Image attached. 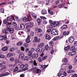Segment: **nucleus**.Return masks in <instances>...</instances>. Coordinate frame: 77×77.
I'll use <instances>...</instances> for the list:
<instances>
[{
	"mask_svg": "<svg viewBox=\"0 0 77 77\" xmlns=\"http://www.w3.org/2000/svg\"><path fill=\"white\" fill-rule=\"evenodd\" d=\"M46 39H51V37L48 34H47L46 35Z\"/></svg>",
	"mask_w": 77,
	"mask_h": 77,
	"instance_id": "obj_22",
	"label": "nucleus"
},
{
	"mask_svg": "<svg viewBox=\"0 0 77 77\" xmlns=\"http://www.w3.org/2000/svg\"><path fill=\"white\" fill-rule=\"evenodd\" d=\"M48 45H47L45 46V49L46 50H48Z\"/></svg>",
	"mask_w": 77,
	"mask_h": 77,
	"instance_id": "obj_53",
	"label": "nucleus"
},
{
	"mask_svg": "<svg viewBox=\"0 0 77 77\" xmlns=\"http://www.w3.org/2000/svg\"><path fill=\"white\" fill-rule=\"evenodd\" d=\"M20 77H24L25 76V75H24L23 74H22L20 75Z\"/></svg>",
	"mask_w": 77,
	"mask_h": 77,
	"instance_id": "obj_63",
	"label": "nucleus"
},
{
	"mask_svg": "<svg viewBox=\"0 0 77 77\" xmlns=\"http://www.w3.org/2000/svg\"><path fill=\"white\" fill-rule=\"evenodd\" d=\"M38 60L39 62H41L42 61V59L41 57H40L38 58Z\"/></svg>",
	"mask_w": 77,
	"mask_h": 77,
	"instance_id": "obj_35",
	"label": "nucleus"
},
{
	"mask_svg": "<svg viewBox=\"0 0 77 77\" xmlns=\"http://www.w3.org/2000/svg\"><path fill=\"white\" fill-rule=\"evenodd\" d=\"M29 60V58L28 57H27V56H26L25 57V58L23 60V61H24V60Z\"/></svg>",
	"mask_w": 77,
	"mask_h": 77,
	"instance_id": "obj_32",
	"label": "nucleus"
},
{
	"mask_svg": "<svg viewBox=\"0 0 77 77\" xmlns=\"http://www.w3.org/2000/svg\"><path fill=\"white\" fill-rule=\"evenodd\" d=\"M41 13L43 15H45L47 14V11L45 9H43Z\"/></svg>",
	"mask_w": 77,
	"mask_h": 77,
	"instance_id": "obj_16",
	"label": "nucleus"
},
{
	"mask_svg": "<svg viewBox=\"0 0 77 77\" xmlns=\"http://www.w3.org/2000/svg\"><path fill=\"white\" fill-rule=\"evenodd\" d=\"M17 45H23V42H20L17 44Z\"/></svg>",
	"mask_w": 77,
	"mask_h": 77,
	"instance_id": "obj_33",
	"label": "nucleus"
},
{
	"mask_svg": "<svg viewBox=\"0 0 77 77\" xmlns=\"http://www.w3.org/2000/svg\"><path fill=\"white\" fill-rule=\"evenodd\" d=\"M10 60L11 61H14V58L13 57L11 58H10Z\"/></svg>",
	"mask_w": 77,
	"mask_h": 77,
	"instance_id": "obj_55",
	"label": "nucleus"
},
{
	"mask_svg": "<svg viewBox=\"0 0 77 77\" xmlns=\"http://www.w3.org/2000/svg\"><path fill=\"white\" fill-rule=\"evenodd\" d=\"M20 29L23 30V29H25V25L23 23H21L20 25Z\"/></svg>",
	"mask_w": 77,
	"mask_h": 77,
	"instance_id": "obj_11",
	"label": "nucleus"
},
{
	"mask_svg": "<svg viewBox=\"0 0 77 77\" xmlns=\"http://www.w3.org/2000/svg\"><path fill=\"white\" fill-rule=\"evenodd\" d=\"M1 11L2 12V13H4V9H3V8L1 9Z\"/></svg>",
	"mask_w": 77,
	"mask_h": 77,
	"instance_id": "obj_62",
	"label": "nucleus"
},
{
	"mask_svg": "<svg viewBox=\"0 0 77 77\" xmlns=\"http://www.w3.org/2000/svg\"><path fill=\"white\" fill-rule=\"evenodd\" d=\"M28 54L29 56H30L32 54V51H29L28 52Z\"/></svg>",
	"mask_w": 77,
	"mask_h": 77,
	"instance_id": "obj_26",
	"label": "nucleus"
},
{
	"mask_svg": "<svg viewBox=\"0 0 77 77\" xmlns=\"http://www.w3.org/2000/svg\"><path fill=\"white\" fill-rule=\"evenodd\" d=\"M24 54L23 53H22L19 55V58L20 59H21L23 60L24 59Z\"/></svg>",
	"mask_w": 77,
	"mask_h": 77,
	"instance_id": "obj_5",
	"label": "nucleus"
},
{
	"mask_svg": "<svg viewBox=\"0 0 77 77\" xmlns=\"http://www.w3.org/2000/svg\"><path fill=\"white\" fill-rule=\"evenodd\" d=\"M23 21L24 22H27L29 21V18H27V17H24L23 18Z\"/></svg>",
	"mask_w": 77,
	"mask_h": 77,
	"instance_id": "obj_10",
	"label": "nucleus"
},
{
	"mask_svg": "<svg viewBox=\"0 0 77 77\" xmlns=\"http://www.w3.org/2000/svg\"><path fill=\"white\" fill-rule=\"evenodd\" d=\"M6 66H4V65H2V67H1V68L2 69H5L6 68Z\"/></svg>",
	"mask_w": 77,
	"mask_h": 77,
	"instance_id": "obj_54",
	"label": "nucleus"
},
{
	"mask_svg": "<svg viewBox=\"0 0 77 77\" xmlns=\"http://www.w3.org/2000/svg\"><path fill=\"white\" fill-rule=\"evenodd\" d=\"M41 31H42V30H41V28H39L38 30V32H37L38 33H39V32H41Z\"/></svg>",
	"mask_w": 77,
	"mask_h": 77,
	"instance_id": "obj_58",
	"label": "nucleus"
},
{
	"mask_svg": "<svg viewBox=\"0 0 77 77\" xmlns=\"http://www.w3.org/2000/svg\"><path fill=\"white\" fill-rule=\"evenodd\" d=\"M10 74V73L7 72L5 74L2 73L0 75V77H4L6 75H8Z\"/></svg>",
	"mask_w": 77,
	"mask_h": 77,
	"instance_id": "obj_8",
	"label": "nucleus"
},
{
	"mask_svg": "<svg viewBox=\"0 0 77 77\" xmlns=\"http://www.w3.org/2000/svg\"><path fill=\"white\" fill-rule=\"evenodd\" d=\"M14 19V17H8L7 18V20L8 21H12Z\"/></svg>",
	"mask_w": 77,
	"mask_h": 77,
	"instance_id": "obj_7",
	"label": "nucleus"
},
{
	"mask_svg": "<svg viewBox=\"0 0 77 77\" xmlns=\"http://www.w3.org/2000/svg\"><path fill=\"white\" fill-rule=\"evenodd\" d=\"M47 57V56H46L45 57H42V60H45L46 59V58Z\"/></svg>",
	"mask_w": 77,
	"mask_h": 77,
	"instance_id": "obj_49",
	"label": "nucleus"
},
{
	"mask_svg": "<svg viewBox=\"0 0 77 77\" xmlns=\"http://www.w3.org/2000/svg\"><path fill=\"white\" fill-rule=\"evenodd\" d=\"M4 39V37L2 35L0 36V40L2 41V40H3Z\"/></svg>",
	"mask_w": 77,
	"mask_h": 77,
	"instance_id": "obj_40",
	"label": "nucleus"
},
{
	"mask_svg": "<svg viewBox=\"0 0 77 77\" xmlns=\"http://www.w3.org/2000/svg\"><path fill=\"white\" fill-rule=\"evenodd\" d=\"M24 67V64H22L20 66V68H23Z\"/></svg>",
	"mask_w": 77,
	"mask_h": 77,
	"instance_id": "obj_51",
	"label": "nucleus"
},
{
	"mask_svg": "<svg viewBox=\"0 0 77 77\" xmlns=\"http://www.w3.org/2000/svg\"><path fill=\"white\" fill-rule=\"evenodd\" d=\"M36 68L33 67L29 71H32V73H33V74H35L36 73Z\"/></svg>",
	"mask_w": 77,
	"mask_h": 77,
	"instance_id": "obj_6",
	"label": "nucleus"
},
{
	"mask_svg": "<svg viewBox=\"0 0 77 77\" xmlns=\"http://www.w3.org/2000/svg\"><path fill=\"white\" fill-rule=\"evenodd\" d=\"M40 18L42 19V20H46L47 18L45 17H42V16H41Z\"/></svg>",
	"mask_w": 77,
	"mask_h": 77,
	"instance_id": "obj_47",
	"label": "nucleus"
},
{
	"mask_svg": "<svg viewBox=\"0 0 77 77\" xmlns=\"http://www.w3.org/2000/svg\"><path fill=\"white\" fill-rule=\"evenodd\" d=\"M48 23V22L46 20H44L43 21V23L44 24H47Z\"/></svg>",
	"mask_w": 77,
	"mask_h": 77,
	"instance_id": "obj_44",
	"label": "nucleus"
},
{
	"mask_svg": "<svg viewBox=\"0 0 77 77\" xmlns=\"http://www.w3.org/2000/svg\"><path fill=\"white\" fill-rule=\"evenodd\" d=\"M69 34V32H64L63 33V35H68Z\"/></svg>",
	"mask_w": 77,
	"mask_h": 77,
	"instance_id": "obj_30",
	"label": "nucleus"
},
{
	"mask_svg": "<svg viewBox=\"0 0 77 77\" xmlns=\"http://www.w3.org/2000/svg\"><path fill=\"white\" fill-rule=\"evenodd\" d=\"M13 56V54L11 53H9L8 54L7 57H11V56Z\"/></svg>",
	"mask_w": 77,
	"mask_h": 77,
	"instance_id": "obj_25",
	"label": "nucleus"
},
{
	"mask_svg": "<svg viewBox=\"0 0 77 77\" xmlns=\"http://www.w3.org/2000/svg\"><path fill=\"white\" fill-rule=\"evenodd\" d=\"M74 40V37L73 36H71L69 38L68 41L69 42L72 43L73 42V41Z\"/></svg>",
	"mask_w": 77,
	"mask_h": 77,
	"instance_id": "obj_4",
	"label": "nucleus"
},
{
	"mask_svg": "<svg viewBox=\"0 0 77 77\" xmlns=\"http://www.w3.org/2000/svg\"><path fill=\"white\" fill-rule=\"evenodd\" d=\"M53 44H54V42L53 41H51L49 43V45L51 46Z\"/></svg>",
	"mask_w": 77,
	"mask_h": 77,
	"instance_id": "obj_43",
	"label": "nucleus"
},
{
	"mask_svg": "<svg viewBox=\"0 0 77 77\" xmlns=\"http://www.w3.org/2000/svg\"><path fill=\"white\" fill-rule=\"evenodd\" d=\"M69 77H74V75L71 74V75H69Z\"/></svg>",
	"mask_w": 77,
	"mask_h": 77,
	"instance_id": "obj_64",
	"label": "nucleus"
},
{
	"mask_svg": "<svg viewBox=\"0 0 77 77\" xmlns=\"http://www.w3.org/2000/svg\"><path fill=\"white\" fill-rule=\"evenodd\" d=\"M35 71L37 74H39V72H41V70L39 69H36L35 70Z\"/></svg>",
	"mask_w": 77,
	"mask_h": 77,
	"instance_id": "obj_23",
	"label": "nucleus"
},
{
	"mask_svg": "<svg viewBox=\"0 0 77 77\" xmlns=\"http://www.w3.org/2000/svg\"><path fill=\"white\" fill-rule=\"evenodd\" d=\"M7 26V29L8 31V30H9L11 28V26H10V25H8Z\"/></svg>",
	"mask_w": 77,
	"mask_h": 77,
	"instance_id": "obj_34",
	"label": "nucleus"
},
{
	"mask_svg": "<svg viewBox=\"0 0 77 77\" xmlns=\"http://www.w3.org/2000/svg\"><path fill=\"white\" fill-rule=\"evenodd\" d=\"M60 72L62 74V73L63 72V69H61L60 71Z\"/></svg>",
	"mask_w": 77,
	"mask_h": 77,
	"instance_id": "obj_61",
	"label": "nucleus"
},
{
	"mask_svg": "<svg viewBox=\"0 0 77 77\" xmlns=\"http://www.w3.org/2000/svg\"><path fill=\"white\" fill-rule=\"evenodd\" d=\"M4 23V24H8V21L7 20H3Z\"/></svg>",
	"mask_w": 77,
	"mask_h": 77,
	"instance_id": "obj_38",
	"label": "nucleus"
},
{
	"mask_svg": "<svg viewBox=\"0 0 77 77\" xmlns=\"http://www.w3.org/2000/svg\"><path fill=\"white\" fill-rule=\"evenodd\" d=\"M44 43H40L38 45V48H42L44 46Z\"/></svg>",
	"mask_w": 77,
	"mask_h": 77,
	"instance_id": "obj_12",
	"label": "nucleus"
},
{
	"mask_svg": "<svg viewBox=\"0 0 77 77\" xmlns=\"http://www.w3.org/2000/svg\"><path fill=\"white\" fill-rule=\"evenodd\" d=\"M37 21L38 23V25H40L41 24V20L39 18H38L37 19Z\"/></svg>",
	"mask_w": 77,
	"mask_h": 77,
	"instance_id": "obj_21",
	"label": "nucleus"
},
{
	"mask_svg": "<svg viewBox=\"0 0 77 77\" xmlns=\"http://www.w3.org/2000/svg\"><path fill=\"white\" fill-rule=\"evenodd\" d=\"M75 72V70H69L67 71L68 73H72V72Z\"/></svg>",
	"mask_w": 77,
	"mask_h": 77,
	"instance_id": "obj_27",
	"label": "nucleus"
},
{
	"mask_svg": "<svg viewBox=\"0 0 77 77\" xmlns=\"http://www.w3.org/2000/svg\"><path fill=\"white\" fill-rule=\"evenodd\" d=\"M63 74L64 76H66V75H67V74H66V72H63Z\"/></svg>",
	"mask_w": 77,
	"mask_h": 77,
	"instance_id": "obj_56",
	"label": "nucleus"
},
{
	"mask_svg": "<svg viewBox=\"0 0 77 77\" xmlns=\"http://www.w3.org/2000/svg\"><path fill=\"white\" fill-rule=\"evenodd\" d=\"M30 35L31 36H34V35H35V33L33 31H31L30 33Z\"/></svg>",
	"mask_w": 77,
	"mask_h": 77,
	"instance_id": "obj_36",
	"label": "nucleus"
},
{
	"mask_svg": "<svg viewBox=\"0 0 77 77\" xmlns=\"http://www.w3.org/2000/svg\"><path fill=\"white\" fill-rule=\"evenodd\" d=\"M8 30L6 29H5L3 30L2 33H4L5 35H7L8 33Z\"/></svg>",
	"mask_w": 77,
	"mask_h": 77,
	"instance_id": "obj_15",
	"label": "nucleus"
},
{
	"mask_svg": "<svg viewBox=\"0 0 77 77\" xmlns=\"http://www.w3.org/2000/svg\"><path fill=\"white\" fill-rule=\"evenodd\" d=\"M28 44H27L26 43H25L24 45V46L25 47H28Z\"/></svg>",
	"mask_w": 77,
	"mask_h": 77,
	"instance_id": "obj_60",
	"label": "nucleus"
},
{
	"mask_svg": "<svg viewBox=\"0 0 77 77\" xmlns=\"http://www.w3.org/2000/svg\"><path fill=\"white\" fill-rule=\"evenodd\" d=\"M14 29L13 28H11L9 30H8V31L10 33H14Z\"/></svg>",
	"mask_w": 77,
	"mask_h": 77,
	"instance_id": "obj_18",
	"label": "nucleus"
},
{
	"mask_svg": "<svg viewBox=\"0 0 77 77\" xmlns=\"http://www.w3.org/2000/svg\"><path fill=\"white\" fill-rule=\"evenodd\" d=\"M2 50L3 51H6L8 50V48L7 47H5L2 48Z\"/></svg>",
	"mask_w": 77,
	"mask_h": 77,
	"instance_id": "obj_28",
	"label": "nucleus"
},
{
	"mask_svg": "<svg viewBox=\"0 0 77 77\" xmlns=\"http://www.w3.org/2000/svg\"><path fill=\"white\" fill-rule=\"evenodd\" d=\"M62 62H64L65 63L68 62V60L66 58H64L62 60Z\"/></svg>",
	"mask_w": 77,
	"mask_h": 77,
	"instance_id": "obj_24",
	"label": "nucleus"
},
{
	"mask_svg": "<svg viewBox=\"0 0 77 77\" xmlns=\"http://www.w3.org/2000/svg\"><path fill=\"white\" fill-rule=\"evenodd\" d=\"M12 25L13 26H16L17 24H16V23L15 22H13L12 23Z\"/></svg>",
	"mask_w": 77,
	"mask_h": 77,
	"instance_id": "obj_59",
	"label": "nucleus"
},
{
	"mask_svg": "<svg viewBox=\"0 0 77 77\" xmlns=\"http://www.w3.org/2000/svg\"><path fill=\"white\" fill-rule=\"evenodd\" d=\"M48 12L49 14H50L51 15H52L53 14V12L51 11V9H48Z\"/></svg>",
	"mask_w": 77,
	"mask_h": 77,
	"instance_id": "obj_14",
	"label": "nucleus"
},
{
	"mask_svg": "<svg viewBox=\"0 0 77 77\" xmlns=\"http://www.w3.org/2000/svg\"><path fill=\"white\" fill-rule=\"evenodd\" d=\"M70 48V46L69 45H68L67 47H65L64 48V50L65 51H68Z\"/></svg>",
	"mask_w": 77,
	"mask_h": 77,
	"instance_id": "obj_20",
	"label": "nucleus"
},
{
	"mask_svg": "<svg viewBox=\"0 0 77 77\" xmlns=\"http://www.w3.org/2000/svg\"><path fill=\"white\" fill-rule=\"evenodd\" d=\"M5 56L3 55H0V58H5Z\"/></svg>",
	"mask_w": 77,
	"mask_h": 77,
	"instance_id": "obj_42",
	"label": "nucleus"
},
{
	"mask_svg": "<svg viewBox=\"0 0 77 77\" xmlns=\"http://www.w3.org/2000/svg\"><path fill=\"white\" fill-rule=\"evenodd\" d=\"M34 25V24L33 23H30V25H29V27H33V26Z\"/></svg>",
	"mask_w": 77,
	"mask_h": 77,
	"instance_id": "obj_39",
	"label": "nucleus"
},
{
	"mask_svg": "<svg viewBox=\"0 0 77 77\" xmlns=\"http://www.w3.org/2000/svg\"><path fill=\"white\" fill-rule=\"evenodd\" d=\"M30 36L29 35L28 36L27 39H26V42L27 43H29L30 42Z\"/></svg>",
	"mask_w": 77,
	"mask_h": 77,
	"instance_id": "obj_17",
	"label": "nucleus"
},
{
	"mask_svg": "<svg viewBox=\"0 0 77 77\" xmlns=\"http://www.w3.org/2000/svg\"><path fill=\"white\" fill-rule=\"evenodd\" d=\"M51 33L53 35H57V31L55 29H53L51 31Z\"/></svg>",
	"mask_w": 77,
	"mask_h": 77,
	"instance_id": "obj_3",
	"label": "nucleus"
},
{
	"mask_svg": "<svg viewBox=\"0 0 77 77\" xmlns=\"http://www.w3.org/2000/svg\"><path fill=\"white\" fill-rule=\"evenodd\" d=\"M29 60H32L33 59V57L32 56V55L29 58Z\"/></svg>",
	"mask_w": 77,
	"mask_h": 77,
	"instance_id": "obj_50",
	"label": "nucleus"
},
{
	"mask_svg": "<svg viewBox=\"0 0 77 77\" xmlns=\"http://www.w3.org/2000/svg\"><path fill=\"white\" fill-rule=\"evenodd\" d=\"M14 48H12L10 49L9 50V51L11 52H12V51H13L14 50Z\"/></svg>",
	"mask_w": 77,
	"mask_h": 77,
	"instance_id": "obj_48",
	"label": "nucleus"
},
{
	"mask_svg": "<svg viewBox=\"0 0 77 77\" xmlns=\"http://www.w3.org/2000/svg\"><path fill=\"white\" fill-rule=\"evenodd\" d=\"M59 38V36H57L54 38L53 39V41H56V40H57V39H58Z\"/></svg>",
	"mask_w": 77,
	"mask_h": 77,
	"instance_id": "obj_31",
	"label": "nucleus"
},
{
	"mask_svg": "<svg viewBox=\"0 0 77 77\" xmlns=\"http://www.w3.org/2000/svg\"><path fill=\"white\" fill-rule=\"evenodd\" d=\"M14 62L15 63H20L19 61V59H16L15 60Z\"/></svg>",
	"mask_w": 77,
	"mask_h": 77,
	"instance_id": "obj_29",
	"label": "nucleus"
},
{
	"mask_svg": "<svg viewBox=\"0 0 77 77\" xmlns=\"http://www.w3.org/2000/svg\"><path fill=\"white\" fill-rule=\"evenodd\" d=\"M38 39V37H35L34 39L33 40V42H35V41H36L37 39Z\"/></svg>",
	"mask_w": 77,
	"mask_h": 77,
	"instance_id": "obj_52",
	"label": "nucleus"
},
{
	"mask_svg": "<svg viewBox=\"0 0 77 77\" xmlns=\"http://www.w3.org/2000/svg\"><path fill=\"white\" fill-rule=\"evenodd\" d=\"M32 56H33V57H34V58L36 59V58L38 57V53H37L36 54H32Z\"/></svg>",
	"mask_w": 77,
	"mask_h": 77,
	"instance_id": "obj_13",
	"label": "nucleus"
},
{
	"mask_svg": "<svg viewBox=\"0 0 77 77\" xmlns=\"http://www.w3.org/2000/svg\"><path fill=\"white\" fill-rule=\"evenodd\" d=\"M49 22L50 24L52 27H56V26H59V22L55 21L53 22L51 20H49Z\"/></svg>",
	"mask_w": 77,
	"mask_h": 77,
	"instance_id": "obj_2",
	"label": "nucleus"
},
{
	"mask_svg": "<svg viewBox=\"0 0 77 77\" xmlns=\"http://www.w3.org/2000/svg\"><path fill=\"white\" fill-rule=\"evenodd\" d=\"M74 45L75 47H76L77 46V42L75 41L74 43Z\"/></svg>",
	"mask_w": 77,
	"mask_h": 77,
	"instance_id": "obj_45",
	"label": "nucleus"
},
{
	"mask_svg": "<svg viewBox=\"0 0 77 77\" xmlns=\"http://www.w3.org/2000/svg\"><path fill=\"white\" fill-rule=\"evenodd\" d=\"M70 51H72L71 52H69L68 53V54L70 56H74L75 54L76 53V49L75 48V47L73 46L70 49Z\"/></svg>",
	"mask_w": 77,
	"mask_h": 77,
	"instance_id": "obj_1",
	"label": "nucleus"
},
{
	"mask_svg": "<svg viewBox=\"0 0 77 77\" xmlns=\"http://www.w3.org/2000/svg\"><path fill=\"white\" fill-rule=\"evenodd\" d=\"M33 63L35 66H36V65H37V63H36V60H34Z\"/></svg>",
	"mask_w": 77,
	"mask_h": 77,
	"instance_id": "obj_46",
	"label": "nucleus"
},
{
	"mask_svg": "<svg viewBox=\"0 0 77 77\" xmlns=\"http://www.w3.org/2000/svg\"><path fill=\"white\" fill-rule=\"evenodd\" d=\"M39 67L40 68H42L43 69H45L47 66H48V65H40Z\"/></svg>",
	"mask_w": 77,
	"mask_h": 77,
	"instance_id": "obj_9",
	"label": "nucleus"
},
{
	"mask_svg": "<svg viewBox=\"0 0 77 77\" xmlns=\"http://www.w3.org/2000/svg\"><path fill=\"white\" fill-rule=\"evenodd\" d=\"M41 40V39L40 38H38L37 40H35V42H36V43H39V42H40V40Z\"/></svg>",
	"mask_w": 77,
	"mask_h": 77,
	"instance_id": "obj_37",
	"label": "nucleus"
},
{
	"mask_svg": "<svg viewBox=\"0 0 77 77\" xmlns=\"http://www.w3.org/2000/svg\"><path fill=\"white\" fill-rule=\"evenodd\" d=\"M61 29H66L68 28V26L67 25H64L61 27Z\"/></svg>",
	"mask_w": 77,
	"mask_h": 77,
	"instance_id": "obj_19",
	"label": "nucleus"
},
{
	"mask_svg": "<svg viewBox=\"0 0 77 77\" xmlns=\"http://www.w3.org/2000/svg\"><path fill=\"white\" fill-rule=\"evenodd\" d=\"M51 29H49L47 30V32H48V33H50V32H51Z\"/></svg>",
	"mask_w": 77,
	"mask_h": 77,
	"instance_id": "obj_57",
	"label": "nucleus"
},
{
	"mask_svg": "<svg viewBox=\"0 0 77 77\" xmlns=\"http://www.w3.org/2000/svg\"><path fill=\"white\" fill-rule=\"evenodd\" d=\"M35 51L36 52H39L40 51V49L39 48H37L36 49Z\"/></svg>",
	"mask_w": 77,
	"mask_h": 77,
	"instance_id": "obj_41",
	"label": "nucleus"
}]
</instances>
